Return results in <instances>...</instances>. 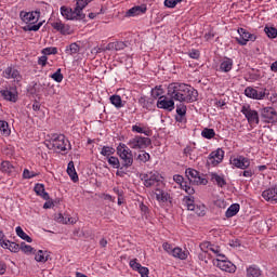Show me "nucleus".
Segmentation results:
<instances>
[{"label": "nucleus", "instance_id": "f257e3e1", "mask_svg": "<svg viewBox=\"0 0 277 277\" xmlns=\"http://www.w3.org/2000/svg\"><path fill=\"white\" fill-rule=\"evenodd\" d=\"M167 96L179 103H196L198 91L187 83L172 82L167 88Z\"/></svg>", "mask_w": 277, "mask_h": 277}, {"label": "nucleus", "instance_id": "f03ea898", "mask_svg": "<svg viewBox=\"0 0 277 277\" xmlns=\"http://www.w3.org/2000/svg\"><path fill=\"white\" fill-rule=\"evenodd\" d=\"M50 150H56L62 153L70 148V142L66 138L64 134H52L47 144Z\"/></svg>", "mask_w": 277, "mask_h": 277}, {"label": "nucleus", "instance_id": "7ed1b4c3", "mask_svg": "<svg viewBox=\"0 0 277 277\" xmlns=\"http://www.w3.org/2000/svg\"><path fill=\"white\" fill-rule=\"evenodd\" d=\"M117 155L121 159V170L122 168L127 169L133 166V151L124 144H119V146L117 147Z\"/></svg>", "mask_w": 277, "mask_h": 277}, {"label": "nucleus", "instance_id": "20e7f679", "mask_svg": "<svg viewBox=\"0 0 277 277\" xmlns=\"http://www.w3.org/2000/svg\"><path fill=\"white\" fill-rule=\"evenodd\" d=\"M141 181H143L145 187H163L161 175L157 171L141 175Z\"/></svg>", "mask_w": 277, "mask_h": 277}, {"label": "nucleus", "instance_id": "39448f33", "mask_svg": "<svg viewBox=\"0 0 277 277\" xmlns=\"http://www.w3.org/2000/svg\"><path fill=\"white\" fill-rule=\"evenodd\" d=\"M150 144H153L150 138L142 135H135L128 142V146L132 148V150H144L145 148H148Z\"/></svg>", "mask_w": 277, "mask_h": 277}, {"label": "nucleus", "instance_id": "423d86ee", "mask_svg": "<svg viewBox=\"0 0 277 277\" xmlns=\"http://www.w3.org/2000/svg\"><path fill=\"white\" fill-rule=\"evenodd\" d=\"M241 114L245 115V118L247 119L248 123L251 127H256L261 120L259 117V111L252 109L250 105L246 104L240 109Z\"/></svg>", "mask_w": 277, "mask_h": 277}, {"label": "nucleus", "instance_id": "0eeeda50", "mask_svg": "<svg viewBox=\"0 0 277 277\" xmlns=\"http://www.w3.org/2000/svg\"><path fill=\"white\" fill-rule=\"evenodd\" d=\"M185 174L192 185H207V179L200 177V173L196 169H186Z\"/></svg>", "mask_w": 277, "mask_h": 277}, {"label": "nucleus", "instance_id": "6e6552de", "mask_svg": "<svg viewBox=\"0 0 277 277\" xmlns=\"http://www.w3.org/2000/svg\"><path fill=\"white\" fill-rule=\"evenodd\" d=\"M238 34H239L240 37L236 38V41L241 47H246V44H248V42H255L256 41V35L250 34L245 28H238Z\"/></svg>", "mask_w": 277, "mask_h": 277}, {"label": "nucleus", "instance_id": "1a4fd4ad", "mask_svg": "<svg viewBox=\"0 0 277 277\" xmlns=\"http://www.w3.org/2000/svg\"><path fill=\"white\" fill-rule=\"evenodd\" d=\"M222 161H224V150L222 148H217L216 150L212 151L208 157L209 166H220Z\"/></svg>", "mask_w": 277, "mask_h": 277}, {"label": "nucleus", "instance_id": "9d476101", "mask_svg": "<svg viewBox=\"0 0 277 277\" xmlns=\"http://www.w3.org/2000/svg\"><path fill=\"white\" fill-rule=\"evenodd\" d=\"M174 98L168 96H160L157 101L158 109H166V111H174Z\"/></svg>", "mask_w": 277, "mask_h": 277}, {"label": "nucleus", "instance_id": "9b49d317", "mask_svg": "<svg viewBox=\"0 0 277 277\" xmlns=\"http://www.w3.org/2000/svg\"><path fill=\"white\" fill-rule=\"evenodd\" d=\"M265 89L259 91L252 87H247L245 89V96H248V98H254L255 101H263V98H265Z\"/></svg>", "mask_w": 277, "mask_h": 277}, {"label": "nucleus", "instance_id": "f8f14e48", "mask_svg": "<svg viewBox=\"0 0 277 277\" xmlns=\"http://www.w3.org/2000/svg\"><path fill=\"white\" fill-rule=\"evenodd\" d=\"M19 16L24 23L34 25V23H38V21H40V11L21 12Z\"/></svg>", "mask_w": 277, "mask_h": 277}, {"label": "nucleus", "instance_id": "ddd939ff", "mask_svg": "<svg viewBox=\"0 0 277 277\" xmlns=\"http://www.w3.org/2000/svg\"><path fill=\"white\" fill-rule=\"evenodd\" d=\"M229 163L234 166V168H239L240 170H246L250 168V160L243 156H239L237 158L232 157L229 159Z\"/></svg>", "mask_w": 277, "mask_h": 277}, {"label": "nucleus", "instance_id": "4468645a", "mask_svg": "<svg viewBox=\"0 0 277 277\" xmlns=\"http://www.w3.org/2000/svg\"><path fill=\"white\" fill-rule=\"evenodd\" d=\"M264 122H277V113L273 107H265L261 110Z\"/></svg>", "mask_w": 277, "mask_h": 277}, {"label": "nucleus", "instance_id": "2eb2a0df", "mask_svg": "<svg viewBox=\"0 0 277 277\" xmlns=\"http://www.w3.org/2000/svg\"><path fill=\"white\" fill-rule=\"evenodd\" d=\"M216 267L222 269V272H228V274H235L237 272V266L230 261L226 260H216Z\"/></svg>", "mask_w": 277, "mask_h": 277}, {"label": "nucleus", "instance_id": "dca6fc26", "mask_svg": "<svg viewBox=\"0 0 277 277\" xmlns=\"http://www.w3.org/2000/svg\"><path fill=\"white\" fill-rule=\"evenodd\" d=\"M51 27L55 29L56 31H60L62 36H70L72 34V30H70V26L68 24L62 23V21H56L51 24Z\"/></svg>", "mask_w": 277, "mask_h": 277}, {"label": "nucleus", "instance_id": "f3484780", "mask_svg": "<svg viewBox=\"0 0 277 277\" xmlns=\"http://www.w3.org/2000/svg\"><path fill=\"white\" fill-rule=\"evenodd\" d=\"M262 197L272 205H277V187H271L262 193Z\"/></svg>", "mask_w": 277, "mask_h": 277}, {"label": "nucleus", "instance_id": "a211bd4d", "mask_svg": "<svg viewBox=\"0 0 277 277\" xmlns=\"http://www.w3.org/2000/svg\"><path fill=\"white\" fill-rule=\"evenodd\" d=\"M130 267H132L134 272H138L141 277H148V267L142 266V264L137 263V259L130 261Z\"/></svg>", "mask_w": 277, "mask_h": 277}, {"label": "nucleus", "instance_id": "6ab92c4d", "mask_svg": "<svg viewBox=\"0 0 277 277\" xmlns=\"http://www.w3.org/2000/svg\"><path fill=\"white\" fill-rule=\"evenodd\" d=\"M154 196H156L157 202H168L170 200V194H168L166 190L161 189V186H158V188H155V190L151 192Z\"/></svg>", "mask_w": 277, "mask_h": 277}, {"label": "nucleus", "instance_id": "aec40b11", "mask_svg": "<svg viewBox=\"0 0 277 277\" xmlns=\"http://www.w3.org/2000/svg\"><path fill=\"white\" fill-rule=\"evenodd\" d=\"M3 77L5 79H14V81H21V72L12 67H8L4 71H3Z\"/></svg>", "mask_w": 277, "mask_h": 277}, {"label": "nucleus", "instance_id": "412c9836", "mask_svg": "<svg viewBox=\"0 0 277 277\" xmlns=\"http://www.w3.org/2000/svg\"><path fill=\"white\" fill-rule=\"evenodd\" d=\"M1 248L4 250H10V252H19L21 251V245L16 242H12L10 240L1 241Z\"/></svg>", "mask_w": 277, "mask_h": 277}, {"label": "nucleus", "instance_id": "4be33fe9", "mask_svg": "<svg viewBox=\"0 0 277 277\" xmlns=\"http://www.w3.org/2000/svg\"><path fill=\"white\" fill-rule=\"evenodd\" d=\"M176 114H177V116L175 117L176 122H184L185 116L187 114V106L183 104L177 105Z\"/></svg>", "mask_w": 277, "mask_h": 277}, {"label": "nucleus", "instance_id": "5701e85b", "mask_svg": "<svg viewBox=\"0 0 277 277\" xmlns=\"http://www.w3.org/2000/svg\"><path fill=\"white\" fill-rule=\"evenodd\" d=\"M67 174L70 176L74 183L79 182V175L77 174V170H75V162L69 161L67 164Z\"/></svg>", "mask_w": 277, "mask_h": 277}, {"label": "nucleus", "instance_id": "b1692460", "mask_svg": "<svg viewBox=\"0 0 277 277\" xmlns=\"http://www.w3.org/2000/svg\"><path fill=\"white\" fill-rule=\"evenodd\" d=\"M263 271L258 265H250L247 268V277H262Z\"/></svg>", "mask_w": 277, "mask_h": 277}, {"label": "nucleus", "instance_id": "393cba45", "mask_svg": "<svg viewBox=\"0 0 277 277\" xmlns=\"http://www.w3.org/2000/svg\"><path fill=\"white\" fill-rule=\"evenodd\" d=\"M211 181L213 183H216L217 187H225L226 185V180L224 179V175H220L217 173H211Z\"/></svg>", "mask_w": 277, "mask_h": 277}, {"label": "nucleus", "instance_id": "a878e982", "mask_svg": "<svg viewBox=\"0 0 277 277\" xmlns=\"http://www.w3.org/2000/svg\"><path fill=\"white\" fill-rule=\"evenodd\" d=\"M146 13V6H134L128 10L127 16H140V14Z\"/></svg>", "mask_w": 277, "mask_h": 277}, {"label": "nucleus", "instance_id": "bb28decb", "mask_svg": "<svg viewBox=\"0 0 277 277\" xmlns=\"http://www.w3.org/2000/svg\"><path fill=\"white\" fill-rule=\"evenodd\" d=\"M239 209H241V207L239 206V203H233L232 206H229V208L226 210L225 212V217H235V215L237 213H239Z\"/></svg>", "mask_w": 277, "mask_h": 277}, {"label": "nucleus", "instance_id": "cd10ccee", "mask_svg": "<svg viewBox=\"0 0 277 277\" xmlns=\"http://www.w3.org/2000/svg\"><path fill=\"white\" fill-rule=\"evenodd\" d=\"M230 70H233V60L226 58L223 62H221V65H220L221 72H230Z\"/></svg>", "mask_w": 277, "mask_h": 277}, {"label": "nucleus", "instance_id": "c85d7f7f", "mask_svg": "<svg viewBox=\"0 0 277 277\" xmlns=\"http://www.w3.org/2000/svg\"><path fill=\"white\" fill-rule=\"evenodd\" d=\"M54 220L55 222H57L58 224H75V221H72L71 217L69 216H64V214L62 213H57L54 215Z\"/></svg>", "mask_w": 277, "mask_h": 277}, {"label": "nucleus", "instance_id": "c756f323", "mask_svg": "<svg viewBox=\"0 0 277 277\" xmlns=\"http://www.w3.org/2000/svg\"><path fill=\"white\" fill-rule=\"evenodd\" d=\"M171 255H173L174 259H180V261H185V259H187V251H183V249L176 247L173 248Z\"/></svg>", "mask_w": 277, "mask_h": 277}, {"label": "nucleus", "instance_id": "7c9ffc66", "mask_svg": "<svg viewBox=\"0 0 277 277\" xmlns=\"http://www.w3.org/2000/svg\"><path fill=\"white\" fill-rule=\"evenodd\" d=\"M35 193L37 194V196H41V198H43V200H49V198H50L49 193L44 192L43 184H36Z\"/></svg>", "mask_w": 277, "mask_h": 277}, {"label": "nucleus", "instance_id": "2f4dec72", "mask_svg": "<svg viewBox=\"0 0 277 277\" xmlns=\"http://www.w3.org/2000/svg\"><path fill=\"white\" fill-rule=\"evenodd\" d=\"M61 14L67 21H75V16L72 15V9L68 6H65V5L61 6Z\"/></svg>", "mask_w": 277, "mask_h": 277}, {"label": "nucleus", "instance_id": "473e14b6", "mask_svg": "<svg viewBox=\"0 0 277 277\" xmlns=\"http://www.w3.org/2000/svg\"><path fill=\"white\" fill-rule=\"evenodd\" d=\"M80 49L81 48L79 47V44H77V42H74L66 47L65 53L67 55H77V53H79Z\"/></svg>", "mask_w": 277, "mask_h": 277}, {"label": "nucleus", "instance_id": "72a5a7b5", "mask_svg": "<svg viewBox=\"0 0 277 277\" xmlns=\"http://www.w3.org/2000/svg\"><path fill=\"white\" fill-rule=\"evenodd\" d=\"M15 233L17 235V237H19L21 239H23L24 241H27V243H31L32 239L31 237H29V235H27L24 230L22 226H17L15 228Z\"/></svg>", "mask_w": 277, "mask_h": 277}, {"label": "nucleus", "instance_id": "f704fd0d", "mask_svg": "<svg viewBox=\"0 0 277 277\" xmlns=\"http://www.w3.org/2000/svg\"><path fill=\"white\" fill-rule=\"evenodd\" d=\"M1 94L5 101H11L12 103H16V93L12 90H2Z\"/></svg>", "mask_w": 277, "mask_h": 277}, {"label": "nucleus", "instance_id": "c9c22d12", "mask_svg": "<svg viewBox=\"0 0 277 277\" xmlns=\"http://www.w3.org/2000/svg\"><path fill=\"white\" fill-rule=\"evenodd\" d=\"M109 101L111 105L117 107V109H121V107H124V104H122V97H120V95H111Z\"/></svg>", "mask_w": 277, "mask_h": 277}, {"label": "nucleus", "instance_id": "e433bc0d", "mask_svg": "<svg viewBox=\"0 0 277 277\" xmlns=\"http://www.w3.org/2000/svg\"><path fill=\"white\" fill-rule=\"evenodd\" d=\"M35 260L38 263H47L49 261V255H47V251L39 250L35 255Z\"/></svg>", "mask_w": 277, "mask_h": 277}, {"label": "nucleus", "instance_id": "4c0bfd02", "mask_svg": "<svg viewBox=\"0 0 277 277\" xmlns=\"http://www.w3.org/2000/svg\"><path fill=\"white\" fill-rule=\"evenodd\" d=\"M72 16H75V21H83L85 18L83 10L78 5L72 10Z\"/></svg>", "mask_w": 277, "mask_h": 277}, {"label": "nucleus", "instance_id": "58836bf2", "mask_svg": "<svg viewBox=\"0 0 277 277\" xmlns=\"http://www.w3.org/2000/svg\"><path fill=\"white\" fill-rule=\"evenodd\" d=\"M138 103L144 109H150L153 107V101L146 98V96L140 97Z\"/></svg>", "mask_w": 277, "mask_h": 277}, {"label": "nucleus", "instance_id": "ea45409f", "mask_svg": "<svg viewBox=\"0 0 277 277\" xmlns=\"http://www.w3.org/2000/svg\"><path fill=\"white\" fill-rule=\"evenodd\" d=\"M202 137H206V140H213L215 137V130L205 128L201 132Z\"/></svg>", "mask_w": 277, "mask_h": 277}, {"label": "nucleus", "instance_id": "a19ab883", "mask_svg": "<svg viewBox=\"0 0 277 277\" xmlns=\"http://www.w3.org/2000/svg\"><path fill=\"white\" fill-rule=\"evenodd\" d=\"M163 94V88H161V85L155 87L154 89H151V96L153 98H161V96H166L162 95Z\"/></svg>", "mask_w": 277, "mask_h": 277}, {"label": "nucleus", "instance_id": "79ce46f5", "mask_svg": "<svg viewBox=\"0 0 277 277\" xmlns=\"http://www.w3.org/2000/svg\"><path fill=\"white\" fill-rule=\"evenodd\" d=\"M114 153H116V149H114V147L103 146L101 149V155H103V157H106L107 159L108 157H111Z\"/></svg>", "mask_w": 277, "mask_h": 277}, {"label": "nucleus", "instance_id": "37998d69", "mask_svg": "<svg viewBox=\"0 0 277 277\" xmlns=\"http://www.w3.org/2000/svg\"><path fill=\"white\" fill-rule=\"evenodd\" d=\"M184 202H185L188 211H194V209H196V206L194 205V197H192V196L184 197Z\"/></svg>", "mask_w": 277, "mask_h": 277}, {"label": "nucleus", "instance_id": "c03bdc74", "mask_svg": "<svg viewBox=\"0 0 277 277\" xmlns=\"http://www.w3.org/2000/svg\"><path fill=\"white\" fill-rule=\"evenodd\" d=\"M51 78L56 81V83H62L64 81V75H62V69L58 68L52 76Z\"/></svg>", "mask_w": 277, "mask_h": 277}, {"label": "nucleus", "instance_id": "a18cd8bd", "mask_svg": "<svg viewBox=\"0 0 277 277\" xmlns=\"http://www.w3.org/2000/svg\"><path fill=\"white\" fill-rule=\"evenodd\" d=\"M137 160L141 161V163H146L150 161V154L146 151H141L137 156Z\"/></svg>", "mask_w": 277, "mask_h": 277}, {"label": "nucleus", "instance_id": "49530a36", "mask_svg": "<svg viewBox=\"0 0 277 277\" xmlns=\"http://www.w3.org/2000/svg\"><path fill=\"white\" fill-rule=\"evenodd\" d=\"M264 31H265L266 36H267L268 38H271V39H274V38L277 37V29L274 28V27H267V26H266V27L264 28Z\"/></svg>", "mask_w": 277, "mask_h": 277}, {"label": "nucleus", "instance_id": "de8ad7c7", "mask_svg": "<svg viewBox=\"0 0 277 277\" xmlns=\"http://www.w3.org/2000/svg\"><path fill=\"white\" fill-rule=\"evenodd\" d=\"M107 159H108V163H109V166H111V168H115V169L120 168V160L118 159V157L110 156Z\"/></svg>", "mask_w": 277, "mask_h": 277}, {"label": "nucleus", "instance_id": "09e8293b", "mask_svg": "<svg viewBox=\"0 0 277 277\" xmlns=\"http://www.w3.org/2000/svg\"><path fill=\"white\" fill-rule=\"evenodd\" d=\"M132 131L133 133H143L144 135H147V136L150 135V131L144 130V128L137 124L132 126Z\"/></svg>", "mask_w": 277, "mask_h": 277}, {"label": "nucleus", "instance_id": "8fccbe9b", "mask_svg": "<svg viewBox=\"0 0 277 277\" xmlns=\"http://www.w3.org/2000/svg\"><path fill=\"white\" fill-rule=\"evenodd\" d=\"M19 250H22V252L25 254H31V252H34V248L25 242L19 245Z\"/></svg>", "mask_w": 277, "mask_h": 277}, {"label": "nucleus", "instance_id": "3c124183", "mask_svg": "<svg viewBox=\"0 0 277 277\" xmlns=\"http://www.w3.org/2000/svg\"><path fill=\"white\" fill-rule=\"evenodd\" d=\"M0 131L3 132V135H10V126L6 121L0 120Z\"/></svg>", "mask_w": 277, "mask_h": 277}, {"label": "nucleus", "instance_id": "603ef678", "mask_svg": "<svg viewBox=\"0 0 277 277\" xmlns=\"http://www.w3.org/2000/svg\"><path fill=\"white\" fill-rule=\"evenodd\" d=\"M102 51H116V42L108 43L104 49L97 48L96 53H102Z\"/></svg>", "mask_w": 277, "mask_h": 277}, {"label": "nucleus", "instance_id": "864d4df0", "mask_svg": "<svg viewBox=\"0 0 277 277\" xmlns=\"http://www.w3.org/2000/svg\"><path fill=\"white\" fill-rule=\"evenodd\" d=\"M42 54L43 55H57V48H53V47H51V48H44L43 50H42Z\"/></svg>", "mask_w": 277, "mask_h": 277}, {"label": "nucleus", "instance_id": "5fc2aeb1", "mask_svg": "<svg viewBox=\"0 0 277 277\" xmlns=\"http://www.w3.org/2000/svg\"><path fill=\"white\" fill-rule=\"evenodd\" d=\"M36 176H38V173L29 171L28 169H24L23 179H34Z\"/></svg>", "mask_w": 277, "mask_h": 277}, {"label": "nucleus", "instance_id": "6e6d98bb", "mask_svg": "<svg viewBox=\"0 0 277 277\" xmlns=\"http://www.w3.org/2000/svg\"><path fill=\"white\" fill-rule=\"evenodd\" d=\"M213 245H211V242L209 241H205V242H201L199 248L201 251H203L205 253L209 252V250H211Z\"/></svg>", "mask_w": 277, "mask_h": 277}, {"label": "nucleus", "instance_id": "4d7b16f0", "mask_svg": "<svg viewBox=\"0 0 277 277\" xmlns=\"http://www.w3.org/2000/svg\"><path fill=\"white\" fill-rule=\"evenodd\" d=\"M183 0H164L166 8H176Z\"/></svg>", "mask_w": 277, "mask_h": 277}, {"label": "nucleus", "instance_id": "13d9d810", "mask_svg": "<svg viewBox=\"0 0 277 277\" xmlns=\"http://www.w3.org/2000/svg\"><path fill=\"white\" fill-rule=\"evenodd\" d=\"M92 1H93V0H78V1L76 2V5H77L80 10H83V9L87 8V5H88L89 3H92Z\"/></svg>", "mask_w": 277, "mask_h": 277}, {"label": "nucleus", "instance_id": "bf43d9fd", "mask_svg": "<svg viewBox=\"0 0 277 277\" xmlns=\"http://www.w3.org/2000/svg\"><path fill=\"white\" fill-rule=\"evenodd\" d=\"M124 49H127V43L122 41L115 42V51H124Z\"/></svg>", "mask_w": 277, "mask_h": 277}, {"label": "nucleus", "instance_id": "052dcab7", "mask_svg": "<svg viewBox=\"0 0 277 277\" xmlns=\"http://www.w3.org/2000/svg\"><path fill=\"white\" fill-rule=\"evenodd\" d=\"M42 27V22L38 24H30L28 25V31H38Z\"/></svg>", "mask_w": 277, "mask_h": 277}, {"label": "nucleus", "instance_id": "680f3d73", "mask_svg": "<svg viewBox=\"0 0 277 277\" xmlns=\"http://www.w3.org/2000/svg\"><path fill=\"white\" fill-rule=\"evenodd\" d=\"M163 251L168 252V254H172V251L174 250V248H172V245L164 242L162 245Z\"/></svg>", "mask_w": 277, "mask_h": 277}, {"label": "nucleus", "instance_id": "e2e57ef3", "mask_svg": "<svg viewBox=\"0 0 277 277\" xmlns=\"http://www.w3.org/2000/svg\"><path fill=\"white\" fill-rule=\"evenodd\" d=\"M189 57H192V60H198V57H200V51L198 50H192L188 53Z\"/></svg>", "mask_w": 277, "mask_h": 277}, {"label": "nucleus", "instance_id": "0e129e2a", "mask_svg": "<svg viewBox=\"0 0 277 277\" xmlns=\"http://www.w3.org/2000/svg\"><path fill=\"white\" fill-rule=\"evenodd\" d=\"M213 38H215V34L213 32V30L205 34V40H207V42H209V40H213Z\"/></svg>", "mask_w": 277, "mask_h": 277}, {"label": "nucleus", "instance_id": "69168bd1", "mask_svg": "<svg viewBox=\"0 0 277 277\" xmlns=\"http://www.w3.org/2000/svg\"><path fill=\"white\" fill-rule=\"evenodd\" d=\"M48 60L49 58L47 57V55L43 54V56L39 57V60H38L39 66H47Z\"/></svg>", "mask_w": 277, "mask_h": 277}, {"label": "nucleus", "instance_id": "338daca9", "mask_svg": "<svg viewBox=\"0 0 277 277\" xmlns=\"http://www.w3.org/2000/svg\"><path fill=\"white\" fill-rule=\"evenodd\" d=\"M196 150V148L194 147H190V146H187L185 149H184V155H186V157H189L192 154H194Z\"/></svg>", "mask_w": 277, "mask_h": 277}, {"label": "nucleus", "instance_id": "774afa93", "mask_svg": "<svg viewBox=\"0 0 277 277\" xmlns=\"http://www.w3.org/2000/svg\"><path fill=\"white\" fill-rule=\"evenodd\" d=\"M10 168H12V164H10L9 161L2 162V170H3V172H10Z\"/></svg>", "mask_w": 277, "mask_h": 277}]
</instances>
